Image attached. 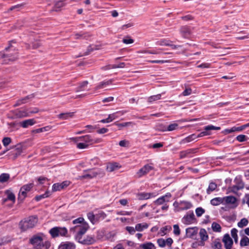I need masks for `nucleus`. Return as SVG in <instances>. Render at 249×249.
<instances>
[{
	"instance_id": "obj_1",
	"label": "nucleus",
	"mask_w": 249,
	"mask_h": 249,
	"mask_svg": "<svg viewBox=\"0 0 249 249\" xmlns=\"http://www.w3.org/2000/svg\"><path fill=\"white\" fill-rule=\"evenodd\" d=\"M12 42L13 41L9 42V46L5 48L3 52H0V55L3 59L0 62L2 64L8 63L10 61H14L18 58V50L11 45Z\"/></svg>"
},
{
	"instance_id": "obj_2",
	"label": "nucleus",
	"mask_w": 249,
	"mask_h": 249,
	"mask_svg": "<svg viewBox=\"0 0 249 249\" xmlns=\"http://www.w3.org/2000/svg\"><path fill=\"white\" fill-rule=\"evenodd\" d=\"M37 221V217L35 215L25 218L19 222L20 229L21 231H25L35 227Z\"/></svg>"
},
{
	"instance_id": "obj_3",
	"label": "nucleus",
	"mask_w": 249,
	"mask_h": 249,
	"mask_svg": "<svg viewBox=\"0 0 249 249\" xmlns=\"http://www.w3.org/2000/svg\"><path fill=\"white\" fill-rule=\"evenodd\" d=\"M89 229V225L87 222H84L82 225H76L71 228L70 231L71 232L77 231L75 236L76 240L81 239V237Z\"/></svg>"
},
{
	"instance_id": "obj_4",
	"label": "nucleus",
	"mask_w": 249,
	"mask_h": 249,
	"mask_svg": "<svg viewBox=\"0 0 249 249\" xmlns=\"http://www.w3.org/2000/svg\"><path fill=\"white\" fill-rule=\"evenodd\" d=\"M45 235L42 233L34 235L29 240V243L33 246L34 249H41V244Z\"/></svg>"
},
{
	"instance_id": "obj_5",
	"label": "nucleus",
	"mask_w": 249,
	"mask_h": 249,
	"mask_svg": "<svg viewBox=\"0 0 249 249\" xmlns=\"http://www.w3.org/2000/svg\"><path fill=\"white\" fill-rule=\"evenodd\" d=\"M12 113L13 114L12 118L14 119H21L30 116L28 110L25 108L14 110L12 111Z\"/></svg>"
},
{
	"instance_id": "obj_6",
	"label": "nucleus",
	"mask_w": 249,
	"mask_h": 249,
	"mask_svg": "<svg viewBox=\"0 0 249 249\" xmlns=\"http://www.w3.org/2000/svg\"><path fill=\"white\" fill-rule=\"evenodd\" d=\"M34 186L33 183H29L22 186L18 194V199L21 201L23 200L27 196V193L29 192Z\"/></svg>"
},
{
	"instance_id": "obj_7",
	"label": "nucleus",
	"mask_w": 249,
	"mask_h": 249,
	"mask_svg": "<svg viewBox=\"0 0 249 249\" xmlns=\"http://www.w3.org/2000/svg\"><path fill=\"white\" fill-rule=\"evenodd\" d=\"M153 169L154 167L152 163L146 164L138 171V172L136 173V175L138 178H141L144 176L146 175L148 173H149Z\"/></svg>"
},
{
	"instance_id": "obj_8",
	"label": "nucleus",
	"mask_w": 249,
	"mask_h": 249,
	"mask_svg": "<svg viewBox=\"0 0 249 249\" xmlns=\"http://www.w3.org/2000/svg\"><path fill=\"white\" fill-rule=\"evenodd\" d=\"M194 220H195V216L194 212L189 211L183 216L182 221L184 224L189 225L192 223Z\"/></svg>"
},
{
	"instance_id": "obj_9",
	"label": "nucleus",
	"mask_w": 249,
	"mask_h": 249,
	"mask_svg": "<svg viewBox=\"0 0 249 249\" xmlns=\"http://www.w3.org/2000/svg\"><path fill=\"white\" fill-rule=\"evenodd\" d=\"M222 242L224 243L226 249H231L233 245V240L229 234L226 233L223 236Z\"/></svg>"
},
{
	"instance_id": "obj_10",
	"label": "nucleus",
	"mask_w": 249,
	"mask_h": 249,
	"mask_svg": "<svg viewBox=\"0 0 249 249\" xmlns=\"http://www.w3.org/2000/svg\"><path fill=\"white\" fill-rule=\"evenodd\" d=\"M77 241L83 244L86 245H92L95 242V239L93 236L91 235H88L84 239H83V237H81V239L77 240Z\"/></svg>"
},
{
	"instance_id": "obj_11",
	"label": "nucleus",
	"mask_w": 249,
	"mask_h": 249,
	"mask_svg": "<svg viewBox=\"0 0 249 249\" xmlns=\"http://www.w3.org/2000/svg\"><path fill=\"white\" fill-rule=\"evenodd\" d=\"M197 228L196 227L188 228L186 229V236L188 238L196 239L197 234Z\"/></svg>"
},
{
	"instance_id": "obj_12",
	"label": "nucleus",
	"mask_w": 249,
	"mask_h": 249,
	"mask_svg": "<svg viewBox=\"0 0 249 249\" xmlns=\"http://www.w3.org/2000/svg\"><path fill=\"white\" fill-rule=\"evenodd\" d=\"M197 149L191 148L186 150L181 151L179 152L180 159H184L189 156L190 155L194 154L196 152Z\"/></svg>"
},
{
	"instance_id": "obj_13",
	"label": "nucleus",
	"mask_w": 249,
	"mask_h": 249,
	"mask_svg": "<svg viewBox=\"0 0 249 249\" xmlns=\"http://www.w3.org/2000/svg\"><path fill=\"white\" fill-rule=\"evenodd\" d=\"M220 127L218 126H215L213 125H208L207 126H205L204 127V131L201 132L199 135L198 137H203L204 136H206L209 135L210 134L208 133V131L212 130H220Z\"/></svg>"
},
{
	"instance_id": "obj_14",
	"label": "nucleus",
	"mask_w": 249,
	"mask_h": 249,
	"mask_svg": "<svg viewBox=\"0 0 249 249\" xmlns=\"http://www.w3.org/2000/svg\"><path fill=\"white\" fill-rule=\"evenodd\" d=\"M171 197V194L170 193H166L164 196H162L154 201V203L157 205L163 204L165 202H168L169 200L166 198H169Z\"/></svg>"
},
{
	"instance_id": "obj_15",
	"label": "nucleus",
	"mask_w": 249,
	"mask_h": 249,
	"mask_svg": "<svg viewBox=\"0 0 249 249\" xmlns=\"http://www.w3.org/2000/svg\"><path fill=\"white\" fill-rule=\"evenodd\" d=\"M36 123V121L34 119H29L24 120L19 123V125L23 128H27L30 126H32Z\"/></svg>"
},
{
	"instance_id": "obj_16",
	"label": "nucleus",
	"mask_w": 249,
	"mask_h": 249,
	"mask_svg": "<svg viewBox=\"0 0 249 249\" xmlns=\"http://www.w3.org/2000/svg\"><path fill=\"white\" fill-rule=\"evenodd\" d=\"M179 204V211L188 210L193 207L192 204L187 201H180Z\"/></svg>"
},
{
	"instance_id": "obj_17",
	"label": "nucleus",
	"mask_w": 249,
	"mask_h": 249,
	"mask_svg": "<svg viewBox=\"0 0 249 249\" xmlns=\"http://www.w3.org/2000/svg\"><path fill=\"white\" fill-rule=\"evenodd\" d=\"M137 196L139 200H145L154 197L155 195L153 193L142 192L138 193Z\"/></svg>"
},
{
	"instance_id": "obj_18",
	"label": "nucleus",
	"mask_w": 249,
	"mask_h": 249,
	"mask_svg": "<svg viewBox=\"0 0 249 249\" xmlns=\"http://www.w3.org/2000/svg\"><path fill=\"white\" fill-rule=\"evenodd\" d=\"M121 167L120 164L117 162L108 163L107 165V171L109 172H111L115 170L118 169Z\"/></svg>"
},
{
	"instance_id": "obj_19",
	"label": "nucleus",
	"mask_w": 249,
	"mask_h": 249,
	"mask_svg": "<svg viewBox=\"0 0 249 249\" xmlns=\"http://www.w3.org/2000/svg\"><path fill=\"white\" fill-rule=\"evenodd\" d=\"M79 138H80V140L81 141H83V142H85L86 143H89V142H90L91 143H96V142H100V141H98V140L94 141L92 138L91 136L90 135H86L85 136H80V137H79Z\"/></svg>"
},
{
	"instance_id": "obj_20",
	"label": "nucleus",
	"mask_w": 249,
	"mask_h": 249,
	"mask_svg": "<svg viewBox=\"0 0 249 249\" xmlns=\"http://www.w3.org/2000/svg\"><path fill=\"white\" fill-rule=\"evenodd\" d=\"M180 32L182 36L184 38H189L191 35L190 28L186 26L181 27Z\"/></svg>"
},
{
	"instance_id": "obj_21",
	"label": "nucleus",
	"mask_w": 249,
	"mask_h": 249,
	"mask_svg": "<svg viewBox=\"0 0 249 249\" xmlns=\"http://www.w3.org/2000/svg\"><path fill=\"white\" fill-rule=\"evenodd\" d=\"M58 249H75V245L73 243L66 242L62 243L59 245Z\"/></svg>"
},
{
	"instance_id": "obj_22",
	"label": "nucleus",
	"mask_w": 249,
	"mask_h": 249,
	"mask_svg": "<svg viewBox=\"0 0 249 249\" xmlns=\"http://www.w3.org/2000/svg\"><path fill=\"white\" fill-rule=\"evenodd\" d=\"M5 193L7 195V197L6 198L3 199V202H5L7 200L12 201L13 203L15 202L16 197L13 193H12L10 190H7L5 191Z\"/></svg>"
},
{
	"instance_id": "obj_23",
	"label": "nucleus",
	"mask_w": 249,
	"mask_h": 249,
	"mask_svg": "<svg viewBox=\"0 0 249 249\" xmlns=\"http://www.w3.org/2000/svg\"><path fill=\"white\" fill-rule=\"evenodd\" d=\"M199 137H198V136H196V134H192V135H191L187 137H186L185 138L182 139L180 142H179V143L180 144H184V143H187V142H192V141L194 140L195 139H196V138Z\"/></svg>"
},
{
	"instance_id": "obj_24",
	"label": "nucleus",
	"mask_w": 249,
	"mask_h": 249,
	"mask_svg": "<svg viewBox=\"0 0 249 249\" xmlns=\"http://www.w3.org/2000/svg\"><path fill=\"white\" fill-rule=\"evenodd\" d=\"M136 230L138 231H142L144 230L147 229L149 227V224L147 223H138L135 225Z\"/></svg>"
},
{
	"instance_id": "obj_25",
	"label": "nucleus",
	"mask_w": 249,
	"mask_h": 249,
	"mask_svg": "<svg viewBox=\"0 0 249 249\" xmlns=\"http://www.w3.org/2000/svg\"><path fill=\"white\" fill-rule=\"evenodd\" d=\"M73 112L62 113L57 115L58 118L61 120H67L73 116Z\"/></svg>"
},
{
	"instance_id": "obj_26",
	"label": "nucleus",
	"mask_w": 249,
	"mask_h": 249,
	"mask_svg": "<svg viewBox=\"0 0 249 249\" xmlns=\"http://www.w3.org/2000/svg\"><path fill=\"white\" fill-rule=\"evenodd\" d=\"M224 200L227 204H234L237 201V199L233 196H227L223 197Z\"/></svg>"
},
{
	"instance_id": "obj_27",
	"label": "nucleus",
	"mask_w": 249,
	"mask_h": 249,
	"mask_svg": "<svg viewBox=\"0 0 249 249\" xmlns=\"http://www.w3.org/2000/svg\"><path fill=\"white\" fill-rule=\"evenodd\" d=\"M235 185L237 186L238 189H242L244 187V183L240 177H236L234 180Z\"/></svg>"
},
{
	"instance_id": "obj_28",
	"label": "nucleus",
	"mask_w": 249,
	"mask_h": 249,
	"mask_svg": "<svg viewBox=\"0 0 249 249\" xmlns=\"http://www.w3.org/2000/svg\"><path fill=\"white\" fill-rule=\"evenodd\" d=\"M89 84L88 81H84L80 83H79V86L76 88L75 91L79 92L80 91L84 90L85 88H86Z\"/></svg>"
},
{
	"instance_id": "obj_29",
	"label": "nucleus",
	"mask_w": 249,
	"mask_h": 249,
	"mask_svg": "<svg viewBox=\"0 0 249 249\" xmlns=\"http://www.w3.org/2000/svg\"><path fill=\"white\" fill-rule=\"evenodd\" d=\"M58 232V227H53L49 231V233L53 238H55L59 236Z\"/></svg>"
},
{
	"instance_id": "obj_30",
	"label": "nucleus",
	"mask_w": 249,
	"mask_h": 249,
	"mask_svg": "<svg viewBox=\"0 0 249 249\" xmlns=\"http://www.w3.org/2000/svg\"><path fill=\"white\" fill-rule=\"evenodd\" d=\"M200 238L202 240H207L208 235L205 229H201L199 233Z\"/></svg>"
},
{
	"instance_id": "obj_31",
	"label": "nucleus",
	"mask_w": 249,
	"mask_h": 249,
	"mask_svg": "<svg viewBox=\"0 0 249 249\" xmlns=\"http://www.w3.org/2000/svg\"><path fill=\"white\" fill-rule=\"evenodd\" d=\"M112 80H109L107 81H104L101 82H100L98 85H97L96 88L95 89L97 90L99 89H101L104 88L105 86L110 85L112 83Z\"/></svg>"
},
{
	"instance_id": "obj_32",
	"label": "nucleus",
	"mask_w": 249,
	"mask_h": 249,
	"mask_svg": "<svg viewBox=\"0 0 249 249\" xmlns=\"http://www.w3.org/2000/svg\"><path fill=\"white\" fill-rule=\"evenodd\" d=\"M223 202V198L215 197L211 200V204L213 206H217Z\"/></svg>"
},
{
	"instance_id": "obj_33",
	"label": "nucleus",
	"mask_w": 249,
	"mask_h": 249,
	"mask_svg": "<svg viewBox=\"0 0 249 249\" xmlns=\"http://www.w3.org/2000/svg\"><path fill=\"white\" fill-rule=\"evenodd\" d=\"M178 124L173 123L169 124L167 128H165L162 130L163 131H171L177 129L178 128Z\"/></svg>"
},
{
	"instance_id": "obj_34",
	"label": "nucleus",
	"mask_w": 249,
	"mask_h": 249,
	"mask_svg": "<svg viewBox=\"0 0 249 249\" xmlns=\"http://www.w3.org/2000/svg\"><path fill=\"white\" fill-rule=\"evenodd\" d=\"M51 129V126H46L45 127H43L41 128H37V129L33 130L32 132L34 133H41V132H43L48 131L50 130Z\"/></svg>"
},
{
	"instance_id": "obj_35",
	"label": "nucleus",
	"mask_w": 249,
	"mask_h": 249,
	"mask_svg": "<svg viewBox=\"0 0 249 249\" xmlns=\"http://www.w3.org/2000/svg\"><path fill=\"white\" fill-rule=\"evenodd\" d=\"M141 247L143 249H156L155 245L151 242L142 244L141 245Z\"/></svg>"
},
{
	"instance_id": "obj_36",
	"label": "nucleus",
	"mask_w": 249,
	"mask_h": 249,
	"mask_svg": "<svg viewBox=\"0 0 249 249\" xmlns=\"http://www.w3.org/2000/svg\"><path fill=\"white\" fill-rule=\"evenodd\" d=\"M212 229L214 232H220L221 231V227L217 223L213 222L212 224Z\"/></svg>"
},
{
	"instance_id": "obj_37",
	"label": "nucleus",
	"mask_w": 249,
	"mask_h": 249,
	"mask_svg": "<svg viewBox=\"0 0 249 249\" xmlns=\"http://www.w3.org/2000/svg\"><path fill=\"white\" fill-rule=\"evenodd\" d=\"M50 195V192L49 191H47L44 194L36 196L35 197V199L36 201H39L43 198L48 197V196H49Z\"/></svg>"
},
{
	"instance_id": "obj_38",
	"label": "nucleus",
	"mask_w": 249,
	"mask_h": 249,
	"mask_svg": "<svg viewBox=\"0 0 249 249\" xmlns=\"http://www.w3.org/2000/svg\"><path fill=\"white\" fill-rule=\"evenodd\" d=\"M170 43H172V41L170 40L166 39H162L158 41L157 42V44L160 46H168L169 45H170Z\"/></svg>"
},
{
	"instance_id": "obj_39",
	"label": "nucleus",
	"mask_w": 249,
	"mask_h": 249,
	"mask_svg": "<svg viewBox=\"0 0 249 249\" xmlns=\"http://www.w3.org/2000/svg\"><path fill=\"white\" fill-rule=\"evenodd\" d=\"M238 230L235 228H233L231 230V235L233 238L235 243H238Z\"/></svg>"
},
{
	"instance_id": "obj_40",
	"label": "nucleus",
	"mask_w": 249,
	"mask_h": 249,
	"mask_svg": "<svg viewBox=\"0 0 249 249\" xmlns=\"http://www.w3.org/2000/svg\"><path fill=\"white\" fill-rule=\"evenodd\" d=\"M10 178V175L8 173H2L0 175V182L4 183Z\"/></svg>"
},
{
	"instance_id": "obj_41",
	"label": "nucleus",
	"mask_w": 249,
	"mask_h": 249,
	"mask_svg": "<svg viewBox=\"0 0 249 249\" xmlns=\"http://www.w3.org/2000/svg\"><path fill=\"white\" fill-rule=\"evenodd\" d=\"M217 188V184L214 182H211L209 184V187L207 189V193L208 194H211V192L214 191Z\"/></svg>"
},
{
	"instance_id": "obj_42",
	"label": "nucleus",
	"mask_w": 249,
	"mask_h": 249,
	"mask_svg": "<svg viewBox=\"0 0 249 249\" xmlns=\"http://www.w3.org/2000/svg\"><path fill=\"white\" fill-rule=\"evenodd\" d=\"M249 245V238L246 236H244L242 237L240 240V245L241 247L248 246Z\"/></svg>"
},
{
	"instance_id": "obj_43",
	"label": "nucleus",
	"mask_w": 249,
	"mask_h": 249,
	"mask_svg": "<svg viewBox=\"0 0 249 249\" xmlns=\"http://www.w3.org/2000/svg\"><path fill=\"white\" fill-rule=\"evenodd\" d=\"M58 230L59 236L65 237L67 236L68 230L66 228L58 227Z\"/></svg>"
},
{
	"instance_id": "obj_44",
	"label": "nucleus",
	"mask_w": 249,
	"mask_h": 249,
	"mask_svg": "<svg viewBox=\"0 0 249 249\" xmlns=\"http://www.w3.org/2000/svg\"><path fill=\"white\" fill-rule=\"evenodd\" d=\"M97 175V173L93 172L91 174H86L79 176V178L81 179L85 178H92L94 177H95Z\"/></svg>"
},
{
	"instance_id": "obj_45",
	"label": "nucleus",
	"mask_w": 249,
	"mask_h": 249,
	"mask_svg": "<svg viewBox=\"0 0 249 249\" xmlns=\"http://www.w3.org/2000/svg\"><path fill=\"white\" fill-rule=\"evenodd\" d=\"M212 248L213 249H221L222 248V244L219 241V239H215L213 243Z\"/></svg>"
},
{
	"instance_id": "obj_46",
	"label": "nucleus",
	"mask_w": 249,
	"mask_h": 249,
	"mask_svg": "<svg viewBox=\"0 0 249 249\" xmlns=\"http://www.w3.org/2000/svg\"><path fill=\"white\" fill-rule=\"evenodd\" d=\"M161 97V94H158L157 95L151 96L148 98V102L149 103H152L154 101H157L158 100L160 99Z\"/></svg>"
},
{
	"instance_id": "obj_47",
	"label": "nucleus",
	"mask_w": 249,
	"mask_h": 249,
	"mask_svg": "<svg viewBox=\"0 0 249 249\" xmlns=\"http://www.w3.org/2000/svg\"><path fill=\"white\" fill-rule=\"evenodd\" d=\"M249 223L248 220L246 218H243L238 223L237 225L239 228H243L246 226Z\"/></svg>"
},
{
	"instance_id": "obj_48",
	"label": "nucleus",
	"mask_w": 249,
	"mask_h": 249,
	"mask_svg": "<svg viewBox=\"0 0 249 249\" xmlns=\"http://www.w3.org/2000/svg\"><path fill=\"white\" fill-rule=\"evenodd\" d=\"M171 229V226H166L163 227L160 230V234L161 236H164L167 233V231H170Z\"/></svg>"
},
{
	"instance_id": "obj_49",
	"label": "nucleus",
	"mask_w": 249,
	"mask_h": 249,
	"mask_svg": "<svg viewBox=\"0 0 249 249\" xmlns=\"http://www.w3.org/2000/svg\"><path fill=\"white\" fill-rule=\"evenodd\" d=\"M249 138L245 135H239L236 137V140L239 142H243L247 141Z\"/></svg>"
},
{
	"instance_id": "obj_50",
	"label": "nucleus",
	"mask_w": 249,
	"mask_h": 249,
	"mask_svg": "<svg viewBox=\"0 0 249 249\" xmlns=\"http://www.w3.org/2000/svg\"><path fill=\"white\" fill-rule=\"evenodd\" d=\"M132 123L131 122H124V123H117V122H115L114 123V124L116 125H117L119 127V129L120 130V129H121V128L123 127H125V126H129L131 124H132Z\"/></svg>"
},
{
	"instance_id": "obj_51",
	"label": "nucleus",
	"mask_w": 249,
	"mask_h": 249,
	"mask_svg": "<svg viewBox=\"0 0 249 249\" xmlns=\"http://www.w3.org/2000/svg\"><path fill=\"white\" fill-rule=\"evenodd\" d=\"M62 189L61 183H57L53 184L52 186V191L53 192H56L60 191Z\"/></svg>"
},
{
	"instance_id": "obj_52",
	"label": "nucleus",
	"mask_w": 249,
	"mask_h": 249,
	"mask_svg": "<svg viewBox=\"0 0 249 249\" xmlns=\"http://www.w3.org/2000/svg\"><path fill=\"white\" fill-rule=\"evenodd\" d=\"M244 129H245V128L243 125H242L238 127H233L229 130V132L231 133L235 131H241Z\"/></svg>"
},
{
	"instance_id": "obj_53",
	"label": "nucleus",
	"mask_w": 249,
	"mask_h": 249,
	"mask_svg": "<svg viewBox=\"0 0 249 249\" xmlns=\"http://www.w3.org/2000/svg\"><path fill=\"white\" fill-rule=\"evenodd\" d=\"M34 97H35L34 94H32L27 95V96H25V97L22 98L20 99L21 100V102H23V104H25L27 102H28L29 100L33 99V98H34Z\"/></svg>"
},
{
	"instance_id": "obj_54",
	"label": "nucleus",
	"mask_w": 249,
	"mask_h": 249,
	"mask_svg": "<svg viewBox=\"0 0 249 249\" xmlns=\"http://www.w3.org/2000/svg\"><path fill=\"white\" fill-rule=\"evenodd\" d=\"M205 213V210L201 207H198L196 209V213L198 217L201 216Z\"/></svg>"
},
{
	"instance_id": "obj_55",
	"label": "nucleus",
	"mask_w": 249,
	"mask_h": 249,
	"mask_svg": "<svg viewBox=\"0 0 249 249\" xmlns=\"http://www.w3.org/2000/svg\"><path fill=\"white\" fill-rule=\"evenodd\" d=\"M51 247V243L49 241H45V242H43L42 241V243L41 244V249H49V248Z\"/></svg>"
},
{
	"instance_id": "obj_56",
	"label": "nucleus",
	"mask_w": 249,
	"mask_h": 249,
	"mask_svg": "<svg viewBox=\"0 0 249 249\" xmlns=\"http://www.w3.org/2000/svg\"><path fill=\"white\" fill-rule=\"evenodd\" d=\"M84 222H86L84 220V218L83 217H79L77 219H75L72 221V223L73 224H80V225H82Z\"/></svg>"
},
{
	"instance_id": "obj_57",
	"label": "nucleus",
	"mask_w": 249,
	"mask_h": 249,
	"mask_svg": "<svg viewBox=\"0 0 249 249\" xmlns=\"http://www.w3.org/2000/svg\"><path fill=\"white\" fill-rule=\"evenodd\" d=\"M2 142L3 145L7 146L11 142V139L9 137H4L2 139Z\"/></svg>"
},
{
	"instance_id": "obj_58",
	"label": "nucleus",
	"mask_w": 249,
	"mask_h": 249,
	"mask_svg": "<svg viewBox=\"0 0 249 249\" xmlns=\"http://www.w3.org/2000/svg\"><path fill=\"white\" fill-rule=\"evenodd\" d=\"M87 216L89 221L92 223L94 224L95 223V215L93 213H89L87 214Z\"/></svg>"
},
{
	"instance_id": "obj_59",
	"label": "nucleus",
	"mask_w": 249,
	"mask_h": 249,
	"mask_svg": "<svg viewBox=\"0 0 249 249\" xmlns=\"http://www.w3.org/2000/svg\"><path fill=\"white\" fill-rule=\"evenodd\" d=\"M174 231L173 232L175 235L178 236L180 233V229L178 225H174L173 226Z\"/></svg>"
},
{
	"instance_id": "obj_60",
	"label": "nucleus",
	"mask_w": 249,
	"mask_h": 249,
	"mask_svg": "<svg viewBox=\"0 0 249 249\" xmlns=\"http://www.w3.org/2000/svg\"><path fill=\"white\" fill-rule=\"evenodd\" d=\"M125 230L129 232V234L132 235L134 234L136 231V227L134 228L133 227L127 226L125 228Z\"/></svg>"
},
{
	"instance_id": "obj_61",
	"label": "nucleus",
	"mask_w": 249,
	"mask_h": 249,
	"mask_svg": "<svg viewBox=\"0 0 249 249\" xmlns=\"http://www.w3.org/2000/svg\"><path fill=\"white\" fill-rule=\"evenodd\" d=\"M157 243L158 245L161 248L164 247L165 245V240L163 238H160L157 240Z\"/></svg>"
},
{
	"instance_id": "obj_62",
	"label": "nucleus",
	"mask_w": 249,
	"mask_h": 249,
	"mask_svg": "<svg viewBox=\"0 0 249 249\" xmlns=\"http://www.w3.org/2000/svg\"><path fill=\"white\" fill-rule=\"evenodd\" d=\"M89 145L86 143L80 142L77 144L76 147L78 149H85L88 148Z\"/></svg>"
},
{
	"instance_id": "obj_63",
	"label": "nucleus",
	"mask_w": 249,
	"mask_h": 249,
	"mask_svg": "<svg viewBox=\"0 0 249 249\" xmlns=\"http://www.w3.org/2000/svg\"><path fill=\"white\" fill-rule=\"evenodd\" d=\"M129 142L128 141L125 140H122L120 141L119 144L121 147H128L129 146Z\"/></svg>"
},
{
	"instance_id": "obj_64",
	"label": "nucleus",
	"mask_w": 249,
	"mask_h": 249,
	"mask_svg": "<svg viewBox=\"0 0 249 249\" xmlns=\"http://www.w3.org/2000/svg\"><path fill=\"white\" fill-rule=\"evenodd\" d=\"M192 90L191 88L186 89L181 93V95L184 96L191 94Z\"/></svg>"
}]
</instances>
